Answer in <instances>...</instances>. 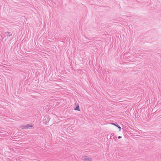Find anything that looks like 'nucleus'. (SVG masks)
<instances>
[{
    "mask_svg": "<svg viewBox=\"0 0 161 161\" xmlns=\"http://www.w3.org/2000/svg\"><path fill=\"white\" fill-rule=\"evenodd\" d=\"M104 71H105V72L107 73H108L109 72V71L110 70L108 69V68H106L105 69H104Z\"/></svg>",
    "mask_w": 161,
    "mask_h": 161,
    "instance_id": "nucleus-6",
    "label": "nucleus"
},
{
    "mask_svg": "<svg viewBox=\"0 0 161 161\" xmlns=\"http://www.w3.org/2000/svg\"><path fill=\"white\" fill-rule=\"evenodd\" d=\"M112 125H115V126H117V127H118L119 129V131H121V128L118 125L117 123H116V124L114 123H112Z\"/></svg>",
    "mask_w": 161,
    "mask_h": 161,
    "instance_id": "nucleus-4",
    "label": "nucleus"
},
{
    "mask_svg": "<svg viewBox=\"0 0 161 161\" xmlns=\"http://www.w3.org/2000/svg\"><path fill=\"white\" fill-rule=\"evenodd\" d=\"M121 137H121V136H119L118 137V138H119V139H120V138H121Z\"/></svg>",
    "mask_w": 161,
    "mask_h": 161,
    "instance_id": "nucleus-8",
    "label": "nucleus"
},
{
    "mask_svg": "<svg viewBox=\"0 0 161 161\" xmlns=\"http://www.w3.org/2000/svg\"><path fill=\"white\" fill-rule=\"evenodd\" d=\"M75 110L80 111V108L79 105H78L76 108L74 109Z\"/></svg>",
    "mask_w": 161,
    "mask_h": 161,
    "instance_id": "nucleus-7",
    "label": "nucleus"
},
{
    "mask_svg": "<svg viewBox=\"0 0 161 161\" xmlns=\"http://www.w3.org/2000/svg\"><path fill=\"white\" fill-rule=\"evenodd\" d=\"M5 34H6V36H7V37L10 36H11L12 35V34H10V33L9 32H5Z\"/></svg>",
    "mask_w": 161,
    "mask_h": 161,
    "instance_id": "nucleus-5",
    "label": "nucleus"
},
{
    "mask_svg": "<svg viewBox=\"0 0 161 161\" xmlns=\"http://www.w3.org/2000/svg\"><path fill=\"white\" fill-rule=\"evenodd\" d=\"M33 127L32 125H31L30 124H27L25 125H24L21 126V128L23 129H27L28 128H30V127Z\"/></svg>",
    "mask_w": 161,
    "mask_h": 161,
    "instance_id": "nucleus-3",
    "label": "nucleus"
},
{
    "mask_svg": "<svg viewBox=\"0 0 161 161\" xmlns=\"http://www.w3.org/2000/svg\"><path fill=\"white\" fill-rule=\"evenodd\" d=\"M83 159L85 161H92V159L86 156H84L82 157Z\"/></svg>",
    "mask_w": 161,
    "mask_h": 161,
    "instance_id": "nucleus-2",
    "label": "nucleus"
},
{
    "mask_svg": "<svg viewBox=\"0 0 161 161\" xmlns=\"http://www.w3.org/2000/svg\"><path fill=\"white\" fill-rule=\"evenodd\" d=\"M50 120V117L48 116H45L43 119V122L46 124Z\"/></svg>",
    "mask_w": 161,
    "mask_h": 161,
    "instance_id": "nucleus-1",
    "label": "nucleus"
}]
</instances>
